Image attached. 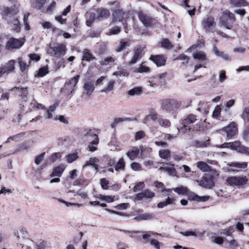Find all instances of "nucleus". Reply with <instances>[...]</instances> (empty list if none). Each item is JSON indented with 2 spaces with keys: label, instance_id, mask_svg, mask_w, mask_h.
Listing matches in <instances>:
<instances>
[{
  "label": "nucleus",
  "instance_id": "19",
  "mask_svg": "<svg viewBox=\"0 0 249 249\" xmlns=\"http://www.w3.org/2000/svg\"><path fill=\"white\" fill-rule=\"evenodd\" d=\"M83 88L86 91V94L89 96L94 92L95 86L91 80L87 81L85 82Z\"/></svg>",
  "mask_w": 249,
  "mask_h": 249
},
{
  "label": "nucleus",
  "instance_id": "34",
  "mask_svg": "<svg viewBox=\"0 0 249 249\" xmlns=\"http://www.w3.org/2000/svg\"><path fill=\"white\" fill-rule=\"evenodd\" d=\"M210 140L209 139L207 141H196L194 142V145L196 148H203L206 147L210 144Z\"/></svg>",
  "mask_w": 249,
  "mask_h": 249
},
{
  "label": "nucleus",
  "instance_id": "47",
  "mask_svg": "<svg viewBox=\"0 0 249 249\" xmlns=\"http://www.w3.org/2000/svg\"><path fill=\"white\" fill-rule=\"evenodd\" d=\"M48 68L47 66H45L40 68L38 71L37 74L36 75V76L38 77H43L45 76L46 74H47L49 72Z\"/></svg>",
  "mask_w": 249,
  "mask_h": 249
},
{
  "label": "nucleus",
  "instance_id": "27",
  "mask_svg": "<svg viewBox=\"0 0 249 249\" xmlns=\"http://www.w3.org/2000/svg\"><path fill=\"white\" fill-rule=\"evenodd\" d=\"M140 151V149L137 147H134L131 150L128 151L126 154L130 160H133L138 157Z\"/></svg>",
  "mask_w": 249,
  "mask_h": 249
},
{
  "label": "nucleus",
  "instance_id": "54",
  "mask_svg": "<svg viewBox=\"0 0 249 249\" xmlns=\"http://www.w3.org/2000/svg\"><path fill=\"white\" fill-rule=\"evenodd\" d=\"M46 1V0H37L34 4V7L37 9H41Z\"/></svg>",
  "mask_w": 249,
  "mask_h": 249
},
{
  "label": "nucleus",
  "instance_id": "36",
  "mask_svg": "<svg viewBox=\"0 0 249 249\" xmlns=\"http://www.w3.org/2000/svg\"><path fill=\"white\" fill-rule=\"evenodd\" d=\"M193 57L195 59H198L199 61H204L206 59V55L205 53L201 51H198L193 53Z\"/></svg>",
  "mask_w": 249,
  "mask_h": 249
},
{
  "label": "nucleus",
  "instance_id": "30",
  "mask_svg": "<svg viewBox=\"0 0 249 249\" xmlns=\"http://www.w3.org/2000/svg\"><path fill=\"white\" fill-rule=\"evenodd\" d=\"M227 165L231 167H234L239 169H245L247 167L248 164L246 162H231L228 163Z\"/></svg>",
  "mask_w": 249,
  "mask_h": 249
},
{
  "label": "nucleus",
  "instance_id": "8",
  "mask_svg": "<svg viewBox=\"0 0 249 249\" xmlns=\"http://www.w3.org/2000/svg\"><path fill=\"white\" fill-rule=\"evenodd\" d=\"M196 120V116L193 114H189L187 117L183 119L182 122V126L180 127L179 131L183 133L186 131H190L192 128L189 124L195 123Z\"/></svg>",
  "mask_w": 249,
  "mask_h": 249
},
{
  "label": "nucleus",
  "instance_id": "33",
  "mask_svg": "<svg viewBox=\"0 0 249 249\" xmlns=\"http://www.w3.org/2000/svg\"><path fill=\"white\" fill-rule=\"evenodd\" d=\"M173 166L174 164L172 166L160 167L159 170L166 172L169 175H174L176 173V171Z\"/></svg>",
  "mask_w": 249,
  "mask_h": 249
},
{
  "label": "nucleus",
  "instance_id": "38",
  "mask_svg": "<svg viewBox=\"0 0 249 249\" xmlns=\"http://www.w3.org/2000/svg\"><path fill=\"white\" fill-rule=\"evenodd\" d=\"M161 46L162 48L169 50L173 48V45L167 38H163L160 42Z\"/></svg>",
  "mask_w": 249,
  "mask_h": 249
},
{
  "label": "nucleus",
  "instance_id": "24",
  "mask_svg": "<svg viewBox=\"0 0 249 249\" xmlns=\"http://www.w3.org/2000/svg\"><path fill=\"white\" fill-rule=\"evenodd\" d=\"M65 169V167L63 165H59L53 168L52 174L50 175V176L51 177H60L62 173H63Z\"/></svg>",
  "mask_w": 249,
  "mask_h": 249
},
{
  "label": "nucleus",
  "instance_id": "56",
  "mask_svg": "<svg viewBox=\"0 0 249 249\" xmlns=\"http://www.w3.org/2000/svg\"><path fill=\"white\" fill-rule=\"evenodd\" d=\"M154 184L156 188L160 189V191L161 192L167 191L169 193L171 192V190L170 189L167 190L164 188V185L163 183L156 181L154 182Z\"/></svg>",
  "mask_w": 249,
  "mask_h": 249
},
{
  "label": "nucleus",
  "instance_id": "40",
  "mask_svg": "<svg viewBox=\"0 0 249 249\" xmlns=\"http://www.w3.org/2000/svg\"><path fill=\"white\" fill-rule=\"evenodd\" d=\"M142 93V89L141 87H136L127 91V94L130 96L139 95Z\"/></svg>",
  "mask_w": 249,
  "mask_h": 249
},
{
  "label": "nucleus",
  "instance_id": "39",
  "mask_svg": "<svg viewBox=\"0 0 249 249\" xmlns=\"http://www.w3.org/2000/svg\"><path fill=\"white\" fill-rule=\"evenodd\" d=\"M175 192L178 195H186L188 193V189L186 187L180 186L174 189Z\"/></svg>",
  "mask_w": 249,
  "mask_h": 249
},
{
  "label": "nucleus",
  "instance_id": "41",
  "mask_svg": "<svg viewBox=\"0 0 249 249\" xmlns=\"http://www.w3.org/2000/svg\"><path fill=\"white\" fill-rule=\"evenodd\" d=\"M197 167L204 172L209 171L211 168L210 166L203 161H198L197 162Z\"/></svg>",
  "mask_w": 249,
  "mask_h": 249
},
{
  "label": "nucleus",
  "instance_id": "2",
  "mask_svg": "<svg viewBox=\"0 0 249 249\" xmlns=\"http://www.w3.org/2000/svg\"><path fill=\"white\" fill-rule=\"evenodd\" d=\"M160 107L163 110L169 113H173L181 105V102L175 99H165L160 101Z\"/></svg>",
  "mask_w": 249,
  "mask_h": 249
},
{
  "label": "nucleus",
  "instance_id": "16",
  "mask_svg": "<svg viewBox=\"0 0 249 249\" xmlns=\"http://www.w3.org/2000/svg\"><path fill=\"white\" fill-rule=\"evenodd\" d=\"M149 60L154 63L157 67L164 66L166 62V58L163 55H151Z\"/></svg>",
  "mask_w": 249,
  "mask_h": 249
},
{
  "label": "nucleus",
  "instance_id": "46",
  "mask_svg": "<svg viewBox=\"0 0 249 249\" xmlns=\"http://www.w3.org/2000/svg\"><path fill=\"white\" fill-rule=\"evenodd\" d=\"M114 84V80H110L107 84V86L103 90H102L101 91L104 92L105 93H108V92L111 91L113 89Z\"/></svg>",
  "mask_w": 249,
  "mask_h": 249
},
{
  "label": "nucleus",
  "instance_id": "23",
  "mask_svg": "<svg viewBox=\"0 0 249 249\" xmlns=\"http://www.w3.org/2000/svg\"><path fill=\"white\" fill-rule=\"evenodd\" d=\"M190 200L197 202H205L209 199L210 196H199L194 193H191L188 196Z\"/></svg>",
  "mask_w": 249,
  "mask_h": 249
},
{
  "label": "nucleus",
  "instance_id": "44",
  "mask_svg": "<svg viewBox=\"0 0 249 249\" xmlns=\"http://www.w3.org/2000/svg\"><path fill=\"white\" fill-rule=\"evenodd\" d=\"M175 60H183L184 61L182 62V64L185 66H187L189 63V58L186 55L184 54H180L176 59H175Z\"/></svg>",
  "mask_w": 249,
  "mask_h": 249
},
{
  "label": "nucleus",
  "instance_id": "28",
  "mask_svg": "<svg viewBox=\"0 0 249 249\" xmlns=\"http://www.w3.org/2000/svg\"><path fill=\"white\" fill-rule=\"evenodd\" d=\"M83 61L86 60L87 61H90L96 59L95 57L93 55L89 49H85L83 51Z\"/></svg>",
  "mask_w": 249,
  "mask_h": 249
},
{
  "label": "nucleus",
  "instance_id": "18",
  "mask_svg": "<svg viewBox=\"0 0 249 249\" xmlns=\"http://www.w3.org/2000/svg\"><path fill=\"white\" fill-rule=\"evenodd\" d=\"M241 117L247 123L244 131V135L247 136L249 134V107H246L244 109Z\"/></svg>",
  "mask_w": 249,
  "mask_h": 249
},
{
  "label": "nucleus",
  "instance_id": "49",
  "mask_svg": "<svg viewBox=\"0 0 249 249\" xmlns=\"http://www.w3.org/2000/svg\"><path fill=\"white\" fill-rule=\"evenodd\" d=\"M237 144H238L237 141H235L233 142H225L221 145V147L229 148H231V149H233L234 148V146H237Z\"/></svg>",
  "mask_w": 249,
  "mask_h": 249
},
{
  "label": "nucleus",
  "instance_id": "37",
  "mask_svg": "<svg viewBox=\"0 0 249 249\" xmlns=\"http://www.w3.org/2000/svg\"><path fill=\"white\" fill-rule=\"evenodd\" d=\"M125 168V162L123 158L119 159L118 161L115 164V169L116 171L124 170Z\"/></svg>",
  "mask_w": 249,
  "mask_h": 249
},
{
  "label": "nucleus",
  "instance_id": "63",
  "mask_svg": "<svg viewBox=\"0 0 249 249\" xmlns=\"http://www.w3.org/2000/svg\"><path fill=\"white\" fill-rule=\"evenodd\" d=\"M109 4L111 5L110 9L112 12L113 9L121 8L120 3L118 1H111L109 2Z\"/></svg>",
  "mask_w": 249,
  "mask_h": 249
},
{
  "label": "nucleus",
  "instance_id": "61",
  "mask_svg": "<svg viewBox=\"0 0 249 249\" xmlns=\"http://www.w3.org/2000/svg\"><path fill=\"white\" fill-rule=\"evenodd\" d=\"M129 206L128 203H123L119 204L114 207L117 210H125Z\"/></svg>",
  "mask_w": 249,
  "mask_h": 249
},
{
  "label": "nucleus",
  "instance_id": "11",
  "mask_svg": "<svg viewBox=\"0 0 249 249\" xmlns=\"http://www.w3.org/2000/svg\"><path fill=\"white\" fill-rule=\"evenodd\" d=\"M148 114L146 115L142 120L144 124H148L150 121L155 122L158 121L159 115L156 109L154 107H150L148 109Z\"/></svg>",
  "mask_w": 249,
  "mask_h": 249
},
{
  "label": "nucleus",
  "instance_id": "26",
  "mask_svg": "<svg viewBox=\"0 0 249 249\" xmlns=\"http://www.w3.org/2000/svg\"><path fill=\"white\" fill-rule=\"evenodd\" d=\"M231 4L236 7H246L249 5V2L246 0H230Z\"/></svg>",
  "mask_w": 249,
  "mask_h": 249
},
{
  "label": "nucleus",
  "instance_id": "4",
  "mask_svg": "<svg viewBox=\"0 0 249 249\" xmlns=\"http://www.w3.org/2000/svg\"><path fill=\"white\" fill-rule=\"evenodd\" d=\"M235 19L234 14L229 10H226L223 13L222 17L220 18V22L226 28L231 29Z\"/></svg>",
  "mask_w": 249,
  "mask_h": 249
},
{
  "label": "nucleus",
  "instance_id": "10",
  "mask_svg": "<svg viewBox=\"0 0 249 249\" xmlns=\"http://www.w3.org/2000/svg\"><path fill=\"white\" fill-rule=\"evenodd\" d=\"M199 185L207 189H212L214 186L213 178L209 175H205L200 180H197Z\"/></svg>",
  "mask_w": 249,
  "mask_h": 249
},
{
  "label": "nucleus",
  "instance_id": "35",
  "mask_svg": "<svg viewBox=\"0 0 249 249\" xmlns=\"http://www.w3.org/2000/svg\"><path fill=\"white\" fill-rule=\"evenodd\" d=\"M157 122L159 124L161 127H169L171 126L170 121L165 118L159 117Z\"/></svg>",
  "mask_w": 249,
  "mask_h": 249
},
{
  "label": "nucleus",
  "instance_id": "57",
  "mask_svg": "<svg viewBox=\"0 0 249 249\" xmlns=\"http://www.w3.org/2000/svg\"><path fill=\"white\" fill-rule=\"evenodd\" d=\"M27 234V231L25 229H21L18 231L15 232V235L17 236L18 238H19L20 235L24 238L26 236Z\"/></svg>",
  "mask_w": 249,
  "mask_h": 249
},
{
  "label": "nucleus",
  "instance_id": "52",
  "mask_svg": "<svg viewBox=\"0 0 249 249\" xmlns=\"http://www.w3.org/2000/svg\"><path fill=\"white\" fill-rule=\"evenodd\" d=\"M18 60L20 70L22 72H24L27 70L28 66L27 65L25 62L22 61L21 58H19Z\"/></svg>",
  "mask_w": 249,
  "mask_h": 249
},
{
  "label": "nucleus",
  "instance_id": "58",
  "mask_svg": "<svg viewBox=\"0 0 249 249\" xmlns=\"http://www.w3.org/2000/svg\"><path fill=\"white\" fill-rule=\"evenodd\" d=\"M100 183L103 189L107 190L108 188L109 181L106 178H103L100 179Z\"/></svg>",
  "mask_w": 249,
  "mask_h": 249
},
{
  "label": "nucleus",
  "instance_id": "1",
  "mask_svg": "<svg viewBox=\"0 0 249 249\" xmlns=\"http://www.w3.org/2000/svg\"><path fill=\"white\" fill-rule=\"evenodd\" d=\"M18 11L14 8L6 7L2 13L3 18L8 23L13 24V29L16 32L20 31V23L17 16Z\"/></svg>",
  "mask_w": 249,
  "mask_h": 249
},
{
  "label": "nucleus",
  "instance_id": "22",
  "mask_svg": "<svg viewBox=\"0 0 249 249\" xmlns=\"http://www.w3.org/2000/svg\"><path fill=\"white\" fill-rule=\"evenodd\" d=\"M143 51V48L139 47L134 50V55L132 58L131 61L129 62L130 64H134L137 62V61L140 58H142V53Z\"/></svg>",
  "mask_w": 249,
  "mask_h": 249
},
{
  "label": "nucleus",
  "instance_id": "45",
  "mask_svg": "<svg viewBox=\"0 0 249 249\" xmlns=\"http://www.w3.org/2000/svg\"><path fill=\"white\" fill-rule=\"evenodd\" d=\"M78 158L77 153L68 154L66 157V161L68 163H71Z\"/></svg>",
  "mask_w": 249,
  "mask_h": 249
},
{
  "label": "nucleus",
  "instance_id": "7",
  "mask_svg": "<svg viewBox=\"0 0 249 249\" xmlns=\"http://www.w3.org/2000/svg\"><path fill=\"white\" fill-rule=\"evenodd\" d=\"M248 179L246 176H233L227 178L226 183L231 186H241L246 185Z\"/></svg>",
  "mask_w": 249,
  "mask_h": 249
},
{
  "label": "nucleus",
  "instance_id": "12",
  "mask_svg": "<svg viewBox=\"0 0 249 249\" xmlns=\"http://www.w3.org/2000/svg\"><path fill=\"white\" fill-rule=\"evenodd\" d=\"M222 130L227 134L228 138H232L237 133V124L235 122H231L227 126L223 127Z\"/></svg>",
  "mask_w": 249,
  "mask_h": 249
},
{
  "label": "nucleus",
  "instance_id": "51",
  "mask_svg": "<svg viewBox=\"0 0 249 249\" xmlns=\"http://www.w3.org/2000/svg\"><path fill=\"white\" fill-rule=\"evenodd\" d=\"M127 120V118H116L114 119L113 123L111 124V127L115 128L117 124L122 123L125 120Z\"/></svg>",
  "mask_w": 249,
  "mask_h": 249
},
{
  "label": "nucleus",
  "instance_id": "53",
  "mask_svg": "<svg viewBox=\"0 0 249 249\" xmlns=\"http://www.w3.org/2000/svg\"><path fill=\"white\" fill-rule=\"evenodd\" d=\"M221 108L219 106H216L213 112V117L217 119L220 115Z\"/></svg>",
  "mask_w": 249,
  "mask_h": 249
},
{
  "label": "nucleus",
  "instance_id": "62",
  "mask_svg": "<svg viewBox=\"0 0 249 249\" xmlns=\"http://www.w3.org/2000/svg\"><path fill=\"white\" fill-rule=\"evenodd\" d=\"M150 245L156 249H160V243L155 239H151L150 240Z\"/></svg>",
  "mask_w": 249,
  "mask_h": 249
},
{
  "label": "nucleus",
  "instance_id": "9",
  "mask_svg": "<svg viewBox=\"0 0 249 249\" xmlns=\"http://www.w3.org/2000/svg\"><path fill=\"white\" fill-rule=\"evenodd\" d=\"M24 41V37L19 39L11 37L7 42L5 48L9 50L13 49H19L23 45Z\"/></svg>",
  "mask_w": 249,
  "mask_h": 249
},
{
  "label": "nucleus",
  "instance_id": "55",
  "mask_svg": "<svg viewBox=\"0 0 249 249\" xmlns=\"http://www.w3.org/2000/svg\"><path fill=\"white\" fill-rule=\"evenodd\" d=\"M61 157V154L60 152L54 153L52 154L50 157V160L52 162H53Z\"/></svg>",
  "mask_w": 249,
  "mask_h": 249
},
{
  "label": "nucleus",
  "instance_id": "32",
  "mask_svg": "<svg viewBox=\"0 0 249 249\" xmlns=\"http://www.w3.org/2000/svg\"><path fill=\"white\" fill-rule=\"evenodd\" d=\"M174 200L175 199L168 197L164 201L159 202L157 207L160 209L163 208L165 206L172 204Z\"/></svg>",
  "mask_w": 249,
  "mask_h": 249
},
{
  "label": "nucleus",
  "instance_id": "60",
  "mask_svg": "<svg viewBox=\"0 0 249 249\" xmlns=\"http://www.w3.org/2000/svg\"><path fill=\"white\" fill-rule=\"evenodd\" d=\"M131 169L135 171H140L142 169L141 165L138 162H133L131 164Z\"/></svg>",
  "mask_w": 249,
  "mask_h": 249
},
{
  "label": "nucleus",
  "instance_id": "43",
  "mask_svg": "<svg viewBox=\"0 0 249 249\" xmlns=\"http://www.w3.org/2000/svg\"><path fill=\"white\" fill-rule=\"evenodd\" d=\"M30 147L29 142L27 141H24L18 146L17 151L18 152H21L24 150H27Z\"/></svg>",
  "mask_w": 249,
  "mask_h": 249
},
{
  "label": "nucleus",
  "instance_id": "17",
  "mask_svg": "<svg viewBox=\"0 0 249 249\" xmlns=\"http://www.w3.org/2000/svg\"><path fill=\"white\" fill-rule=\"evenodd\" d=\"M15 61L11 60L4 66L0 67V77L5 73H8L12 71L15 68Z\"/></svg>",
  "mask_w": 249,
  "mask_h": 249
},
{
  "label": "nucleus",
  "instance_id": "25",
  "mask_svg": "<svg viewBox=\"0 0 249 249\" xmlns=\"http://www.w3.org/2000/svg\"><path fill=\"white\" fill-rule=\"evenodd\" d=\"M155 214L151 213H144L134 217V220L140 221L142 220H149L155 217Z\"/></svg>",
  "mask_w": 249,
  "mask_h": 249
},
{
  "label": "nucleus",
  "instance_id": "59",
  "mask_svg": "<svg viewBox=\"0 0 249 249\" xmlns=\"http://www.w3.org/2000/svg\"><path fill=\"white\" fill-rule=\"evenodd\" d=\"M45 155V152H42L40 154L36 156L35 160V162L36 164L38 165L44 159Z\"/></svg>",
  "mask_w": 249,
  "mask_h": 249
},
{
  "label": "nucleus",
  "instance_id": "14",
  "mask_svg": "<svg viewBox=\"0 0 249 249\" xmlns=\"http://www.w3.org/2000/svg\"><path fill=\"white\" fill-rule=\"evenodd\" d=\"M11 90L16 91V94L20 97L22 101H26L28 94V90L27 87H15L13 88Z\"/></svg>",
  "mask_w": 249,
  "mask_h": 249
},
{
  "label": "nucleus",
  "instance_id": "3",
  "mask_svg": "<svg viewBox=\"0 0 249 249\" xmlns=\"http://www.w3.org/2000/svg\"><path fill=\"white\" fill-rule=\"evenodd\" d=\"M66 47L63 44L50 43L47 49V53L50 56L59 58L64 55L66 52Z\"/></svg>",
  "mask_w": 249,
  "mask_h": 249
},
{
  "label": "nucleus",
  "instance_id": "5",
  "mask_svg": "<svg viewBox=\"0 0 249 249\" xmlns=\"http://www.w3.org/2000/svg\"><path fill=\"white\" fill-rule=\"evenodd\" d=\"M127 14L122 8L112 10V22H122L124 29L127 27Z\"/></svg>",
  "mask_w": 249,
  "mask_h": 249
},
{
  "label": "nucleus",
  "instance_id": "42",
  "mask_svg": "<svg viewBox=\"0 0 249 249\" xmlns=\"http://www.w3.org/2000/svg\"><path fill=\"white\" fill-rule=\"evenodd\" d=\"M159 156L162 159L168 160L170 159V153L167 149H161L159 151Z\"/></svg>",
  "mask_w": 249,
  "mask_h": 249
},
{
  "label": "nucleus",
  "instance_id": "29",
  "mask_svg": "<svg viewBox=\"0 0 249 249\" xmlns=\"http://www.w3.org/2000/svg\"><path fill=\"white\" fill-rule=\"evenodd\" d=\"M238 144L237 146H234L233 149L236 150L238 152L242 154H249V148L241 144L239 142L237 141Z\"/></svg>",
  "mask_w": 249,
  "mask_h": 249
},
{
  "label": "nucleus",
  "instance_id": "64",
  "mask_svg": "<svg viewBox=\"0 0 249 249\" xmlns=\"http://www.w3.org/2000/svg\"><path fill=\"white\" fill-rule=\"evenodd\" d=\"M144 186V184L143 182H138L135 186L134 187L133 190L134 192L139 191L143 189Z\"/></svg>",
  "mask_w": 249,
  "mask_h": 249
},
{
  "label": "nucleus",
  "instance_id": "20",
  "mask_svg": "<svg viewBox=\"0 0 249 249\" xmlns=\"http://www.w3.org/2000/svg\"><path fill=\"white\" fill-rule=\"evenodd\" d=\"M98 14L97 18L99 21H102L108 18L110 16L108 10L105 8H99L97 10Z\"/></svg>",
  "mask_w": 249,
  "mask_h": 249
},
{
  "label": "nucleus",
  "instance_id": "31",
  "mask_svg": "<svg viewBox=\"0 0 249 249\" xmlns=\"http://www.w3.org/2000/svg\"><path fill=\"white\" fill-rule=\"evenodd\" d=\"M115 61V58L111 56L105 57L103 60L99 61L102 66H111Z\"/></svg>",
  "mask_w": 249,
  "mask_h": 249
},
{
  "label": "nucleus",
  "instance_id": "13",
  "mask_svg": "<svg viewBox=\"0 0 249 249\" xmlns=\"http://www.w3.org/2000/svg\"><path fill=\"white\" fill-rule=\"evenodd\" d=\"M202 25L203 28L206 32H213L214 27L215 25L214 19L212 17H209L206 19L203 20Z\"/></svg>",
  "mask_w": 249,
  "mask_h": 249
},
{
  "label": "nucleus",
  "instance_id": "21",
  "mask_svg": "<svg viewBox=\"0 0 249 249\" xmlns=\"http://www.w3.org/2000/svg\"><path fill=\"white\" fill-rule=\"evenodd\" d=\"M138 17L145 27H149L151 25L152 19L151 17L142 13H139Z\"/></svg>",
  "mask_w": 249,
  "mask_h": 249
},
{
  "label": "nucleus",
  "instance_id": "50",
  "mask_svg": "<svg viewBox=\"0 0 249 249\" xmlns=\"http://www.w3.org/2000/svg\"><path fill=\"white\" fill-rule=\"evenodd\" d=\"M127 45H128V44L127 41H121L119 45L116 48L115 51L117 52H120L123 50L124 49V48Z\"/></svg>",
  "mask_w": 249,
  "mask_h": 249
},
{
  "label": "nucleus",
  "instance_id": "48",
  "mask_svg": "<svg viewBox=\"0 0 249 249\" xmlns=\"http://www.w3.org/2000/svg\"><path fill=\"white\" fill-rule=\"evenodd\" d=\"M31 107L32 108H36L37 109L41 108L43 110H46V108L44 106L40 103H37L35 100H33L32 102L30 103Z\"/></svg>",
  "mask_w": 249,
  "mask_h": 249
},
{
  "label": "nucleus",
  "instance_id": "15",
  "mask_svg": "<svg viewBox=\"0 0 249 249\" xmlns=\"http://www.w3.org/2000/svg\"><path fill=\"white\" fill-rule=\"evenodd\" d=\"M80 78L79 75H76L75 76L71 78L69 81L66 82L65 87L68 91L71 93L74 90V88L79 81Z\"/></svg>",
  "mask_w": 249,
  "mask_h": 249
},
{
  "label": "nucleus",
  "instance_id": "6",
  "mask_svg": "<svg viewBox=\"0 0 249 249\" xmlns=\"http://www.w3.org/2000/svg\"><path fill=\"white\" fill-rule=\"evenodd\" d=\"M83 139L85 142L93 145H97L99 142L98 136L95 131L91 129L84 130Z\"/></svg>",
  "mask_w": 249,
  "mask_h": 249
}]
</instances>
